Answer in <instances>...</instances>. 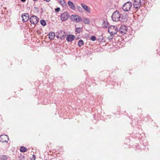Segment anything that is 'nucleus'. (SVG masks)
<instances>
[{"mask_svg":"<svg viewBox=\"0 0 160 160\" xmlns=\"http://www.w3.org/2000/svg\"><path fill=\"white\" fill-rule=\"evenodd\" d=\"M69 17V14L67 12H64L61 14L60 18L62 21L67 20Z\"/></svg>","mask_w":160,"mask_h":160,"instance_id":"obj_6","label":"nucleus"},{"mask_svg":"<svg viewBox=\"0 0 160 160\" xmlns=\"http://www.w3.org/2000/svg\"><path fill=\"white\" fill-rule=\"evenodd\" d=\"M84 44V42L81 39L79 40L78 41V45L79 47H81Z\"/></svg>","mask_w":160,"mask_h":160,"instance_id":"obj_18","label":"nucleus"},{"mask_svg":"<svg viewBox=\"0 0 160 160\" xmlns=\"http://www.w3.org/2000/svg\"><path fill=\"white\" fill-rule=\"evenodd\" d=\"M34 1H38V0H33Z\"/></svg>","mask_w":160,"mask_h":160,"instance_id":"obj_31","label":"nucleus"},{"mask_svg":"<svg viewBox=\"0 0 160 160\" xmlns=\"http://www.w3.org/2000/svg\"><path fill=\"white\" fill-rule=\"evenodd\" d=\"M30 21L32 24L36 25L38 22L39 19L36 16L33 15L30 18Z\"/></svg>","mask_w":160,"mask_h":160,"instance_id":"obj_5","label":"nucleus"},{"mask_svg":"<svg viewBox=\"0 0 160 160\" xmlns=\"http://www.w3.org/2000/svg\"><path fill=\"white\" fill-rule=\"evenodd\" d=\"M57 35V37L58 39L60 38L61 40L64 39L66 36L65 32L63 31H60L58 32Z\"/></svg>","mask_w":160,"mask_h":160,"instance_id":"obj_8","label":"nucleus"},{"mask_svg":"<svg viewBox=\"0 0 160 160\" xmlns=\"http://www.w3.org/2000/svg\"><path fill=\"white\" fill-rule=\"evenodd\" d=\"M132 6V2L130 1H128L124 4L122 9L123 11L127 12L130 10Z\"/></svg>","mask_w":160,"mask_h":160,"instance_id":"obj_2","label":"nucleus"},{"mask_svg":"<svg viewBox=\"0 0 160 160\" xmlns=\"http://www.w3.org/2000/svg\"><path fill=\"white\" fill-rule=\"evenodd\" d=\"M68 4L70 8L72 10H75V7L73 3L70 1H68Z\"/></svg>","mask_w":160,"mask_h":160,"instance_id":"obj_13","label":"nucleus"},{"mask_svg":"<svg viewBox=\"0 0 160 160\" xmlns=\"http://www.w3.org/2000/svg\"><path fill=\"white\" fill-rule=\"evenodd\" d=\"M48 36L49 39L51 40L53 39L55 37V33L54 32H50L49 33Z\"/></svg>","mask_w":160,"mask_h":160,"instance_id":"obj_16","label":"nucleus"},{"mask_svg":"<svg viewBox=\"0 0 160 160\" xmlns=\"http://www.w3.org/2000/svg\"><path fill=\"white\" fill-rule=\"evenodd\" d=\"M84 22L85 24H88L90 22L88 18H85Z\"/></svg>","mask_w":160,"mask_h":160,"instance_id":"obj_23","label":"nucleus"},{"mask_svg":"<svg viewBox=\"0 0 160 160\" xmlns=\"http://www.w3.org/2000/svg\"><path fill=\"white\" fill-rule=\"evenodd\" d=\"M9 137L6 135H1L0 136V141L1 142L7 143Z\"/></svg>","mask_w":160,"mask_h":160,"instance_id":"obj_9","label":"nucleus"},{"mask_svg":"<svg viewBox=\"0 0 160 160\" xmlns=\"http://www.w3.org/2000/svg\"><path fill=\"white\" fill-rule=\"evenodd\" d=\"M59 2L61 5L62 6H66L67 5L64 0H59Z\"/></svg>","mask_w":160,"mask_h":160,"instance_id":"obj_21","label":"nucleus"},{"mask_svg":"<svg viewBox=\"0 0 160 160\" xmlns=\"http://www.w3.org/2000/svg\"><path fill=\"white\" fill-rule=\"evenodd\" d=\"M20 150L21 152H24L27 151V149L25 147L22 146L20 148Z\"/></svg>","mask_w":160,"mask_h":160,"instance_id":"obj_17","label":"nucleus"},{"mask_svg":"<svg viewBox=\"0 0 160 160\" xmlns=\"http://www.w3.org/2000/svg\"><path fill=\"white\" fill-rule=\"evenodd\" d=\"M60 10V8H57L55 9L56 12H59Z\"/></svg>","mask_w":160,"mask_h":160,"instance_id":"obj_27","label":"nucleus"},{"mask_svg":"<svg viewBox=\"0 0 160 160\" xmlns=\"http://www.w3.org/2000/svg\"><path fill=\"white\" fill-rule=\"evenodd\" d=\"M41 24L43 26H45L46 25V22L45 20H41L40 21Z\"/></svg>","mask_w":160,"mask_h":160,"instance_id":"obj_22","label":"nucleus"},{"mask_svg":"<svg viewBox=\"0 0 160 160\" xmlns=\"http://www.w3.org/2000/svg\"><path fill=\"white\" fill-rule=\"evenodd\" d=\"M112 20L114 22L119 21L123 22L125 20V17L122 15H121L120 12L117 11L114 12L112 13Z\"/></svg>","mask_w":160,"mask_h":160,"instance_id":"obj_1","label":"nucleus"},{"mask_svg":"<svg viewBox=\"0 0 160 160\" xmlns=\"http://www.w3.org/2000/svg\"><path fill=\"white\" fill-rule=\"evenodd\" d=\"M108 38L109 40H111L112 39V37H109Z\"/></svg>","mask_w":160,"mask_h":160,"instance_id":"obj_29","label":"nucleus"},{"mask_svg":"<svg viewBox=\"0 0 160 160\" xmlns=\"http://www.w3.org/2000/svg\"><path fill=\"white\" fill-rule=\"evenodd\" d=\"M82 28H76L75 32L76 34L79 33L81 31Z\"/></svg>","mask_w":160,"mask_h":160,"instance_id":"obj_19","label":"nucleus"},{"mask_svg":"<svg viewBox=\"0 0 160 160\" xmlns=\"http://www.w3.org/2000/svg\"><path fill=\"white\" fill-rule=\"evenodd\" d=\"M70 18L73 21H75L77 22H78L82 21L81 18L77 15H72L70 16Z\"/></svg>","mask_w":160,"mask_h":160,"instance_id":"obj_7","label":"nucleus"},{"mask_svg":"<svg viewBox=\"0 0 160 160\" xmlns=\"http://www.w3.org/2000/svg\"><path fill=\"white\" fill-rule=\"evenodd\" d=\"M127 27L125 25H122L118 31V33H119L121 35H124L127 32Z\"/></svg>","mask_w":160,"mask_h":160,"instance_id":"obj_4","label":"nucleus"},{"mask_svg":"<svg viewBox=\"0 0 160 160\" xmlns=\"http://www.w3.org/2000/svg\"><path fill=\"white\" fill-rule=\"evenodd\" d=\"M118 28L117 27L114 26L109 27L108 28V32L111 35L116 34L118 32Z\"/></svg>","mask_w":160,"mask_h":160,"instance_id":"obj_3","label":"nucleus"},{"mask_svg":"<svg viewBox=\"0 0 160 160\" xmlns=\"http://www.w3.org/2000/svg\"><path fill=\"white\" fill-rule=\"evenodd\" d=\"M35 155H33L32 157V158H31V160H35Z\"/></svg>","mask_w":160,"mask_h":160,"instance_id":"obj_26","label":"nucleus"},{"mask_svg":"<svg viewBox=\"0 0 160 160\" xmlns=\"http://www.w3.org/2000/svg\"><path fill=\"white\" fill-rule=\"evenodd\" d=\"M21 1L23 2H24L26 1V0H21Z\"/></svg>","mask_w":160,"mask_h":160,"instance_id":"obj_30","label":"nucleus"},{"mask_svg":"<svg viewBox=\"0 0 160 160\" xmlns=\"http://www.w3.org/2000/svg\"><path fill=\"white\" fill-rule=\"evenodd\" d=\"M109 23L108 22L105 20H104L102 24V26L104 28H107L108 26Z\"/></svg>","mask_w":160,"mask_h":160,"instance_id":"obj_15","label":"nucleus"},{"mask_svg":"<svg viewBox=\"0 0 160 160\" xmlns=\"http://www.w3.org/2000/svg\"><path fill=\"white\" fill-rule=\"evenodd\" d=\"M81 5L82 7L85 10H86L88 12H90V10L89 9V8L88 6L83 3H82L81 4Z\"/></svg>","mask_w":160,"mask_h":160,"instance_id":"obj_14","label":"nucleus"},{"mask_svg":"<svg viewBox=\"0 0 160 160\" xmlns=\"http://www.w3.org/2000/svg\"><path fill=\"white\" fill-rule=\"evenodd\" d=\"M77 9L78 10L79 12H81V10L82 9V8L80 6H78L77 7Z\"/></svg>","mask_w":160,"mask_h":160,"instance_id":"obj_25","label":"nucleus"},{"mask_svg":"<svg viewBox=\"0 0 160 160\" xmlns=\"http://www.w3.org/2000/svg\"><path fill=\"white\" fill-rule=\"evenodd\" d=\"M90 39L91 40L94 41L96 40V37L94 36H92L91 37Z\"/></svg>","mask_w":160,"mask_h":160,"instance_id":"obj_24","label":"nucleus"},{"mask_svg":"<svg viewBox=\"0 0 160 160\" xmlns=\"http://www.w3.org/2000/svg\"><path fill=\"white\" fill-rule=\"evenodd\" d=\"M22 20L24 22H27L29 19V15L28 13H24L21 16Z\"/></svg>","mask_w":160,"mask_h":160,"instance_id":"obj_11","label":"nucleus"},{"mask_svg":"<svg viewBox=\"0 0 160 160\" xmlns=\"http://www.w3.org/2000/svg\"><path fill=\"white\" fill-rule=\"evenodd\" d=\"M75 37L73 35H67L66 40L68 42H71L74 40Z\"/></svg>","mask_w":160,"mask_h":160,"instance_id":"obj_12","label":"nucleus"},{"mask_svg":"<svg viewBox=\"0 0 160 160\" xmlns=\"http://www.w3.org/2000/svg\"><path fill=\"white\" fill-rule=\"evenodd\" d=\"M141 0H134L133 3L134 8L136 9L139 8L141 5Z\"/></svg>","mask_w":160,"mask_h":160,"instance_id":"obj_10","label":"nucleus"},{"mask_svg":"<svg viewBox=\"0 0 160 160\" xmlns=\"http://www.w3.org/2000/svg\"><path fill=\"white\" fill-rule=\"evenodd\" d=\"M8 158V157L7 156L5 155H1L0 156V159L1 160H6Z\"/></svg>","mask_w":160,"mask_h":160,"instance_id":"obj_20","label":"nucleus"},{"mask_svg":"<svg viewBox=\"0 0 160 160\" xmlns=\"http://www.w3.org/2000/svg\"><path fill=\"white\" fill-rule=\"evenodd\" d=\"M43 0L44 1H45L47 2H49L50 1V0Z\"/></svg>","mask_w":160,"mask_h":160,"instance_id":"obj_28","label":"nucleus"}]
</instances>
